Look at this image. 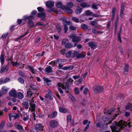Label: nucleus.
Returning a JSON list of instances; mask_svg holds the SVG:
<instances>
[{
	"instance_id": "1",
	"label": "nucleus",
	"mask_w": 132,
	"mask_h": 132,
	"mask_svg": "<svg viewBox=\"0 0 132 132\" xmlns=\"http://www.w3.org/2000/svg\"><path fill=\"white\" fill-rule=\"evenodd\" d=\"M35 97V96L33 97L31 99L29 100L27 99H24L23 100V101L22 104L23 106L26 109H28L29 107L28 101H30V108L31 109V111H35L36 107V104L34 103V99Z\"/></svg>"
},
{
	"instance_id": "2",
	"label": "nucleus",
	"mask_w": 132,
	"mask_h": 132,
	"mask_svg": "<svg viewBox=\"0 0 132 132\" xmlns=\"http://www.w3.org/2000/svg\"><path fill=\"white\" fill-rule=\"evenodd\" d=\"M68 37L72 39V41L74 42H79L80 40V37L77 36L74 34H71L68 36Z\"/></svg>"
},
{
	"instance_id": "3",
	"label": "nucleus",
	"mask_w": 132,
	"mask_h": 132,
	"mask_svg": "<svg viewBox=\"0 0 132 132\" xmlns=\"http://www.w3.org/2000/svg\"><path fill=\"white\" fill-rule=\"evenodd\" d=\"M112 120L109 121L108 122L106 121H102L101 123L98 122L96 124V126L99 128L101 127L102 126L103 127L106 125H107L108 124H110L112 122Z\"/></svg>"
},
{
	"instance_id": "4",
	"label": "nucleus",
	"mask_w": 132,
	"mask_h": 132,
	"mask_svg": "<svg viewBox=\"0 0 132 132\" xmlns=\"http://www.w3.org/2000/svg\"><path fill=\"white\" fill-rule=\"evenodd\" d=\"M103 86H95L93 87V91L95 92L98 93L103 90Z\"/></svg>"
},
{
	"instance_id": "5",
	"label": "nucleus",
	"mask_w": 132,
	"mask_h": 132,
	"mask_svg": "<svg viewBox=\"0 0 132 132\" xmlns=\"http://www.w3.org/2000/svg\"><path fill=\"white\" fill-rule=\"evenodd\" d=\"M50 124L51 128H54L58 125V123L56 121L52 120L50 122Z\"/></svg>"
},
{
	"instance_id": "6",
	"label": "nucleus",
	"mask_w": 132,
	"mask_h": 132,
	"mask_svg": "<svg viewBox=\"0 0 132 132\" xmlns=\"http://www.w3.org/2000/svg\"><path fill=\"white\" fill-rule=\"evenodd\" d=\"M65 6H64L63 7V10H64V12L67 13L71 14L72 13L73 10Z\"/></svg>"
},
{
	"instance_id": "7",
	"label": "nucleus",
	"mask_w": 132,
	"mask_h": 132,
	"mask_svg": "<svg viewBox=\"0 0 132 132\" xmlns=\"http://www.w3.org/2000/svg\"><path fill=\"white\" fill-rule=\"evenodd\" d=\"M54 3L51 1H48L46 2V5L48 8H50L53 7L54 6Z\"/></svg>"
},
{
	"instance_id": "8",
	"label": "nucleus",
	"mask_w": 132,
	"mask_h": 132,
	"mask_svg": "<svg viewBox=\"0 0 132 132\" xmlns=\"http://www.w3.org/2000/svg\"><path fill=\"white\" fill-rule=\"evenodd\" d=\"M43 127L44 126L41 124H37L35 127V129L36 131L43 130Z\"/></svg>"
},
{
	"instance_id": "9",
	"label": "nucleus",
	"mask_w": 132,
	"mask_h": 132,
	"mask_svg": "<svg viewBox=\"0 0 132 132\" xmlns=\"http://www.w3.org/2000/svg\"><path fill=\"white\" fill-rule=\"evenodd\" d=\"M88 45L92 49H95V48L96 45V44L93 42H90L88 43Z\"/></svg>"
},
{
	"instance_id": "10",
	"label": "nucleus",
	"mask_w": 132,
	"mask_h": 132,
	"mask_svg": "<svg viewBox=\"0 0 132 132\" xmlns=\"http://www.w3.org/2000/svg\"><path fill=\"white\" fill-rule=\"evenodd\" d=\"M9 95L11 97H16V91L14 90H11L9 93Z\"/></svg>"
},
{
	"instance_id": "11",
	"label": "nucleus",
	"mask_w": 132,
	"mask_h": 132,
	"mask_svg": "<svg viewBox=\"0 0 132 132\" xmlns=\"http://www.w3.org/2000/svg\"><path fill=\"white\" fill-rule=\"evenodd\" d=\"M10 118H13L14 119H16L19 117V115L17 114L11 113L9 115Z\"/></svg>"
},
{
	"instance_id": "12",
	"label": "nucleus",
	"mask_w": 132,
	"mask_h": 132,
	"mask_svg": "<svg viewBox=\"0 0 132 132\" xmlns=\"http://www.w3.org/2000/svg\"><path fill=\"white\" fill-rule=\"evenodd\" d=\"M34 93H33L31 90H29L27 91V96L28 97L30 98L31 97H35V96H34Z\"/></svg>"
},
{
	"instance_id": "13",
	"label": "nucleus",
	"mask_w": 132,
	"mask_h": 132,
	"mask_svg": "<svg viewBox=\"0 0 132 132\" xmlns=\"http://www.w3.org/2000/svg\"><path fill=\"white\" fill-rule=\"evenodd\" d=\"M98 21L97 20H96L95 21H92L90 22V24L93 26H96L95 27V28H99V26L96 25L97 24V22Z\"/></svg>"
},
{
	"instance_id": "14",
	"label": "nucleus",
	"mask_w": 132,
	"mask_h": 132,
	"mask_svg": "<svg viewBox=\"0 0 132 132\" xmlns=\"http://www.w3.org/2000/svg\"><path fill=\"white\" fill-rule=\"evenodd\" d=\"M46 14L44 12H42L41 13H38L37 15V16L39 18H42L44 19L46 16Z\"/></svg>"
},
{
	"instance_id": "15",
	"label": "nucleus",
	"mask_w": 132,
	"mask_h": 132,
	"mask_svg": "<svg viewBox=\"0 0 132 132\" xmlns=\"http://www.w3.org/2000/svg\"><path fill=\"white\" fill-rule=\"evenodd\" d=\"M73 68V65H70L68 67H64L62 68V69L64 70H71Z\"/></svg>"
},
{
	"instance_id": "16",
	"label": "nucleus",
	"mask_w": 132,
	"mask_h": 132,
	"mask_svg": "<svg viewBox=\"0 0 132 132\" xmlns=\"http://www.w3.org/2000/svg\"><path fill=\"white\" fill-rule=\"evenodd\" d=\"M125 4L123 3H122L121 5V9L120 11V14L121 15H122L123 14V12L125 10Z\"/></svg>"
},
{
	"instance_id": "17",
	"label": "nucleus",
	"mask_w": 132,
	"mask_h": 132,
	"mask_svg": "<svg viewBox=\"0 0 132 132\" xmlns=\"http://www.w3.org/2000/svg\"><path fill=\"white\" fill-rule=\"evenodd\" d=\"M52 94V92L50 90H49L47 94H46L45 96V97L46 98H47L49 97L50 99L52 100L53 98H52L51 95Z\"/></svg>"
},
{
	"instance_id": "18",
	"label": "nucleus",
	"mask_w": 132,
	"mask_h": 132,
	"mask_svg": "<svg viewBox=\"0 0 132 132\" xmlns=\"http://www.w3.org/2000/svg\"><path fill=\"white\" fill-rule=\"evenodd\" d=\"M8 89H9L5 86L2 87V88L1 90L3 94H6L7 92Z\"/></svg>"
},
{
	"instance_id": "19",
	"label": "nucleus",
	"mask_w": 132,
	"mask_h": 132,
	"mask_svg": "<svg viewBox=\"0 0 132 132\" xmlns=\"http://www.w3.org/2000/svg\"><path fill=\"white\" fill-rule=\"evenodd\" d=\"M45 70L47 73H50L52 72V67L51 66H48L45 68Z\"/></svg>"
},
{
	"instance_id": "20",
	"label": "nucleus",
	"mask_w": 132,
	"mask_h": 132,
	"mask_svg": "<svg viewBox=\"0 0 132 132\" xmlns=\"http://www.w3.org/2000/svg\"><path fill=\"white\" fill-rule=\"evenodd\" d=\"M80 6L83 8L88 7L89 6L88 3L86 2H82L80 4Z\"/></svg>"
},
{
	"instance_id": "21",
	"label": "nucleus",
	"mask_w": 132,
	"mask_h": 132,
	"mask_svg": "<svg viewBox=\"0 0 132 132\" xmlns=\"http://www.w3.org/2000/svg\"><path fill=\"white\" fill-rule=\"evenodd\" d=\"M56 6L58 8H60L63 10V7L64 6H63L62 4L60 2H57L56 4Z\"/></svg>"
},
{
	"instance_id": "22",
	"label": "nucleus",
	"mask_w": 132,
	"mask_h": 132,
	"mask_svg": "<svg viewBox=\"0 0 132 132\" xmlns=\"http://www.w3.org/2000/svg\"><path fill=\"white\" fill-rule=\"evenodd\" d=\"M0 59L2 65H3L4 62V56L3 54H2L1 55Z\"/></svg>"
},
{
	"instance_id": "23",
	"label": "nucleus",
	"mask_w": 132,
	"mask_h": 132,
	"mask_svg": "<svg viewBox=\"0 0 132 132\" xmlns=\"http://www.w3.org/2000/svg\"><path fill=\"white\" fill-rule=\"evenodd\" d=\"M74 4L72 2H69L67 3L66 4L67 7L72 8Z\"/></svg>"
},
{
	"instance_id": "24",
	"label": "nucleus",
	"mask_w": 132,
	"mask_h": 132,
	"mask_svg": "<svg viewBox=\"0 0 132 132\" xmlns=\"http://www.w3.org/2000/svg\"><path fill=\"white\" fill-rule=\"evenodd\" d=\"M14 127L16 129L19 130H22L23 129L22 126L20 125H15Z\"/></svg>"
},
{
	"instance_id": "25",
	"label": "nucleus",
	"mask_w": 132,
	"mask_h": 132,
	"mask_svg": "<svg viewBox=\"0 0 132 132\" xmlns=\"http://www.w3.org/2000/svg\"><path fill=\"white\" fill-rule=\"evenodd\" d=\"M59 110L60 112L62 113H65L67 112V110L62 107H61L59 108Z\"/></svg>"
},
{
	"instance_id": "26",
	"label": "nucleus",
	"mask_w": 132,
	"mask_h": 132,
	"mask_svg": "<svg viewBox=\"0 0 132 132\" xmlns=\"http://www.w3.org/2000/svg\"><path fill=\"white\" fill-rule=\"evenodd\" d=\"M8 69V66L7 65H6L5 67H2L0 71V73H2L4 71V70H7Z\"/></svg>"
},
{
	"instance_id": "27",
	"label": "nucleus",
	"mask_w": 132,
	"mask_h": 132,
	"mask_svg": "<svg viewBox=\"0 0 132 132\" xmlns=\"http://www.w3.org/2000/svg\"><path fill=\"white\" fill-rule=\"evenodd\" d=\"M82 9L80 7H78L76 9L75 12L77 14H80L82 11Z\"/></svg>"
},
{
	"instance_id": "28",
	"label": "nucleus",
	"mask_w": 132,
	"mask_h": 132,
	"mask_svg": "<svg viewBox=\"0 0 132 132\" xmlns=\"http://www.w3.org/2000/svg\"><path fill=\"white\" fill-rule=\"evenodd\" d=\"M62 22L64 25H66V24L67 25H69L70 24L71 22H70L69 21H67L65 19H63L62 20Z\"/></svg>"
},
{
	"instance_id": "29",
	"label": "nucleus",
	"mask_w": 132,
	"mask_h": 132,
	"mask_svg": "<svg viewBox=\"0 0 132 132\" xmlns=\"http://www.w3.org/2000/svg\"><path fill=\"white\" fill-rule=\"evenodd\" d=\"M18 97L20 99H22L24 97L23 94L21 92H19L17 94Z\"/></svg>"
},
{
	"instance_id": "30",
	"label": "nucleus",
	"mask_w": 132,
	"mask_h": 132,
	"mask_svg": "<svg viewBox=\"0 0 132 132\" xmlns=\"http://www.w3.org/2000/svg\"><path fill=\"white\" fill-rule=\"evenodd\" d=\"M5 121H3L0 124V132H1V130L4 127L5 124Z\"/></svg>"
},
{
	"instance_id": "31",
	"label": "nucleus",
	"mask_w": 132,
	"mask_h": 132,
	"mask_svg": "<svg viewBox=\"0 0 132 132\" xmlns=\"http://www.w3.org/2000/svg\"><path fill=\"white\" fill-rule=\"evenodd\" d=\"M17 80L19 83L21 84H23L24 83V80L22 78L20 77L18 78L17 79Z\"/></svg>"
},
{
	"instance_id": "32",
	"label": "nucleus",
	"mask_w": 132,
	"mask_h": 132,
	"mask_svg": "<svg viewBox=\"0 0 132 132\" xmlns=\"http://www.w3.org/2000/svg\"><path fill=\"white\" fill-rule=\"evenodd\" d=\"M68 43V40L67 39H63L62 40V45H64Z\"/></svg>"
},
{
	"instance_id": "33",
	"label": "nucleus",
	"mask_w": 132,
	"mask_h": 132,
	"mask_svg": "<svg viewBox=\"0 0 132 132\" xmlns=\"http://www.w3.org/2000/svg\"><path fill=\"white\" fill-rule=\"evenodd\" d=\"M57 115V112L56 111H54L53 112L51 117V118H55Z\"/></svg>"
},
{
	"instance_id": "34",
	"label": "nucleus",
	"mask_w": 132,
	"mask_h": 132,
	"mask_svg": "<svg viewBox=\"0 0 132 132\" xmlns=\"http://www.w3.org/2000/svg\"><path fill=\"white\" fill-rule=\"evenodd\" d=\"M85 55L82 53H79L78 56H77V58H83L85 57Z\"/></svg>"
},
{
	"instance_id": "35",
	"label": "nucleus",
	"mask_w": 132,
	"mask_h": 132,
	"mask_svg": "<svg viewBox=\"0 0 132 132\" xmlns=\"http://www.w3.org/2000/svg\"><path fill=\"white\" fill-rule=\"evenodd\" d=\"M28 68L29 69V70H30L32 72V73L34 74L35 73V70L33 68L32 66H28Z\"/></svg>"
},
{
	"instance_id": "36",
	"label": "nucleus",
	"mask_w": 132,
	"mask_h": 132,
	"mask_svg": "<svg viewBox=\"0 0 132 132\" xmlns=\"http://www.w3.org/2000/svg\"><path fill=\"white\" fill-rule=\"evenodd\" d=\"M99 5V4H96L95 3L93 4H92L91 7L94 9L97 10L98 9L97 6Z\"/></svg>"
},
{
	"instance_id": "37",
	"label": "nucleus",
	"mask_w": 132,
	"mask_h": 132,
	"mask_svg": "<svg viewBox=\"0 0 132 132\" xmlns=\"http://www.w3.org/2000/svg\"><path fill=\"white\" fill-rule=\"evenodd\" d=\"M28 23L29 26L30 28L33 27L34 26V24L33 21H29Z\"/></svg>"
},
{
	"instance_id": "38",
	"label": "nucleus",
	"mask_w": 132,
	"mask_h": 132,
	"mask_svg": "<svg viewBox=\"0 0 132 132\" xmlns=\"http://www.w3.org/2000/svg\"><path fill=\"white\" fill-rule=\"evenodd\" d=\"M79 53V52L78 51H75L73 52L72 54L74 57H76V58H77V56H78Z\"/></svg>"
},
{
	"instance_id": "39",
	"label": "nucleus",
	"mask_w": 132,
	"mask_h": 132,
	"mask_svg": "<svg viewBox=\"0 0 132 132\" xmlns=\"http://www.w3.org/2000/svg\"><path fill=\"white\" fill-rule=\"evenodd\" d=\"M125 108L127 110H129L132 108V103L131 104H128L126 105L125 107Z\"/></svg>"
},
{
	"instance_id": "40",
	"label": "nucleus",
	"mask_w": 132,
	"mask_h": 132,
	"mask_svg": "<svg viewBox=\"0 0 132 132\" xmlns=\"http://www.w3.org/2000/svg\"><path fill=\"white\" fill-rule=\"evenodd\" d=\"M81 27L84 30L88 28V26L85 24L84 23H82L81 24Z\"/></svg>"
},
{
	"instance_id": "41",
	"label": "nucleus",
	"mask_w": 132,
	"mask_h": 132,
	"mask_svg": "<svg viewBox=\"0 0 132 132\" xmlns=\"http://www.w3.org/2000/svg\"><path fill=\"white\" fill-rule=\"evenodd\" d=\"M128 65L126 64L124 68V70L123 72L124 73H125L126 72H128Z\"/></svg>"
},
{
	"instance_id": "42",
	"label": "nucleus",
	"mask_w": 132,
	"mask_h": 132,
	"mask_svg": "<svg viewBox=\"0 0 132 132\" xmlns=\"http://www.w3.org/2000/svg\"><path fill=\"white\" fill-rule=\"evenodd\" d=\"M85 14L86 15H92L93 13L90 11L89 10H87L85 11Z\"/></svg>"
},
{
	"instance_id": "43",
	"label": "nucleus",
	"mask_w": 132,
	"mask_h": 132,
	"mask_svg": "<svg viewBox=\"0 0 132 132\" xmlns=\"http://www.w3.org/2000/svg\"><path fill=\"white\" fill-rule=\"evenodd\" d=\"M73 45L71 43H69L67 44L65 46V47L66 48H70L72 47Z\"/></svg>"
},
{
	"instance_id": "44",
	"label": "nucleus",
	"mask_w": 132,
	"mask_h": 132,
	"mask_svg": "<svg viewBox=\"0 0 132 132\" xmlns=\"http://www.w3.org/2000/svg\"><path fill=\"white\" fill-rule=\"evenodd\" d=\"M69 98L73 101L75 102L76 100L73 96L71 95H69Z\"/></svg>"
},
{
	"instance_id": "45",
	"label": "nucleus",
	"mask_w": 132,
	"mask_h": 132,
	"mask_svg": "<svg viewBox=\"0 0 132 132\" xmlns=\"http://www.w3.org/2000/svg\"><path fill=\"white\" fill-rule=\"evenodd\" d=\"M57 32H61V26L58 25L56 27Z\"/></svg>"
},
{
	"instance_id": "46",
	"label": "nucleus",
	"mask_w": 132,
	"mask_h": 132,
	"mask_svg": "<svg viewBox=\"0 0 132 132\" xmlns=\"http://www.w3.org/2000/svg\"><path fill=\"white\" fill-rule=\"evenodd\" d=\"M89 92V90L87 88H85V89L84 90L83 93L85 95H86L88 94Z\"/></svg>"
},
{
	"instance_id": "47",
	"label": "nucleus",
	"mask_w": 132,
	"mask_h": 132,
	"mask_svg": "<svg viewBox=\"0 0 132 132\" xmlns=\"http://www.w3.org/2000/svg\"><path fill=\"white\" fill-rule=\"evenodd\" d=\"M34 18V16L30 15L28 17V19L29 21H32V20Z\"/></svg>"
},
{
	"instance_id": "48",
	"label": "nucleus",
	"mask_w": 132,
	"mask_h": 132,
	"mask_svg": "<svg viewBox=\"0 0 132 132\" xmlns=\"http://www.w3.org/2000/svg\"><path fill=\"white\" fill-rule=\"evenodd\" d=\"M57 64V62L54 61H52L49 63V65H51L52 66H54Z\"/></svg>"
},
{
	"instance_id": "49",
	"label": "nucleus",
	"mask_w": 132,
	"mask_h": 132,
	"mask_svg": "<svg viewBox=\"0 0 132 132\" xmlns=\"http://www.w3.org/2000/svg\"><path fill=\"white\" fill-rule=\"evenodd\" d=\"M43 79L44 80L47 84L48 82H51V80L48 79V78H46L45 77L43 78Z\"/></svg>"
},
{
	"instance_id": "50",
	"label": "nucleus",
	"mask_w": 132,
	"mask_h": 132,
	"mask_svg": "<svg viewBox=\"0 0 132 132\" xmlns=\"http://www.w3.org/2000/svg\"><path fill=\"white\" fill-rule=\"evenodd\" d=\"M72 19L76 23L78 22L79 21L78 19L76 17H73L72 18Z\"/></svg>"
},
{
	"instance_id": "51",
	"label": "nucleus",
	"mask_w": 132,
	"mask_h": 132,
	"mask_svg": "<svg viewBox=\"0 0 132 132\" xmlns=\"http://www.w3.org/2000/svg\"><path fill=\"white\" fill-rule=\"evenodd\" d=\"M71 51H69L66 54V56L67 57H69L71 56Z\"/></svg>"
},
{
	"instance_id": "52",
	"label": "nucleus",
	"mask_w": 132,
	"mask_h": 132,
	"mask_svg": "<svg viewBox=\"0 0 132 132\" xmlns=\"http://www.w3.org/2000/svg\"><path fill=\"white\" fill-rule=\"evenodd\" d=\"M37 9L39 12H41L42 13L43 12V11L44 10L43 8L40 7H38Z\"/></svg>"
},
{
	"instance_id": "53",
	"label": "nucleus",
	"mask_w": 132,
	"mask_h": 132,
	"mask_svg": "<svg viewBox=\"0 0 132 132\" xmlns=\"http://www.w3.org/2000/svg\"><path fill=\"white\" fill-rule=\"evenodd\" d=\"M19 73L21 77H24L26 76V75L25 73L23 72L20 71L19 72Z\"/></svg>"
},
{
	"instance_id": "54",
	"label": "nucleus",
	"mask_w": 132,
	"mask_h": 132,
	"mask_svg": "<svg viewBox=\"0 0 132 132\" xmlns=\"http://www.w3.org/2000/svg\"><path fill=\"white\" fill-rule=\"evenodd\" d=\"M75 92L76 94H78L79 93V88L77 87H75Z\"/></svg>"
},
{
	"instance_id": "55",
	"label": "nucleus",
	"mask_w": 132,
	"mask_h": 132,
	"mask_svg": "<svg viewBox=\"0 0 132 132\" xmlns=\"http://www.w3.org/2000/svg\"><path fill=\"white\" fill-rule=\"evenodd\" d=\"M116 109L114 108H112L111 109L108 110V114H110L112 112L114 111Z\"/></svg>"
},
{
	"instance_id": "56",
	"label": "nucleus",
	"mask_w": 132,
	"mask_h": 132,
	"mask_svg": "<svg viewBox=\"0 0 132 132\" xmlns=\"http://www.w3.org/2000/svg\"><path fill=\"white\" fill-rule=\"evenodd\" d=\"M71 116L70 115H68L67 116V121L68 122L71 121Z\"/></svg>"
},
{
	"instance_id": "57",
	"label": "nucleus",
	"mask_w": 132,
	"mask_h": 132,
	"mask_svg": "<svg viewBox=\"0 0 132 132\" xmlns=\"http://www.w3.org/2000/svg\"><path fill=\"white\" fill-rule=\"evenodd\" d=\"M64 32L66 33L67 31L68 30V27L66 25H64Z\"/></svg>"
},
{
	"instance_id": "58",
	"label": "nucleus",
	"mask_w": 132,
	"mask_h": 132,
	"mask_svg": "<svg viewBox=\"0 0 132 132\" xmlns=\"http://www.w3.org/2000/svg\"><path fill=\"white\" fill-rule=\"evenodd\" d=\"M69 29L71 30H76V28L75 27L73 26H71L69 27Z\"/></svg>"
},
{
	"instance_id": "59",
	"label": "nucleus",
	"mask_w": 132,
	"mask_h": 132,
	"mask_svg": "<svg viewBox=\"0 0 132 132\" xmlns=\"http://www.w3.org/2000/svg\"><path fill=\"white\" fill-rule=\"evenodd\" d=\"M66 50L64 49H62L60 51V53L62 55H64L65 53Z\"/></svg>"
},
{
	"instance_id": "60",
	"label": "nucleus",
	"mask_w": 132,
	"mask_h": 132,
	"mask_svg": "<svg viewBox=\"0 0 132 132\" xmlns=\"http://www.w3.org/2000/svg\"><path fill=\"white\" fill-rule=\"evenodd\" d=\"M12 63L13 65L15 66H17L19 65V64L17 62H12Z\"/></svg>"
},
{
	"instance_id": "61",
	"label": "nucleus",
	"mask_w": 132,
	"mask_h": 132,
	"mask_svg": "<svg viewBox=\"0 0 132 132\" xmlns=\"http://www.w3.org/2000/svg\"><path fill=\"white\" fill-rule=\"evenodd\" d=\"M80 77V76L79 75H78L76 76H73L72 77L75 80L77 79Z\"/></svg>"
},
{
	"instance_id": "62",
	"label": "nucleus",
	"mask_w": 132,
	"mask_h": 132,
	"mask_svg": "<svg viewBox=\"0 0 132 132\" xmlns=\"http://www.w3.org/2000/svg\"><path fill=\"white\" fill-rule=\"evenodd\" d=\"M43 24H44L43 23H41L40 22H39L37 23L36 24V25L38 26H43Z\"/></svg>"
},
{
	"instance_id": "63",
	"label": "nucleus",
	"mask_w": 132,
	"mask_h": 132,
	"mask_svg": "<svg viewBox=\"0 0 132 132\" xmlns=\"http://www.w3.org/2000/svg\"><path fill=\"white\" fill-rule=\"evenodd\" d=\"M29 119V117L27 116H26V117H24L23 118V120L24 121H26L27 120Z\"/></svg>"
},
{
	"instance_id": "64",
	"label": "nucleus",
	"mask_w": 132,
	"mask_h": 132,
	"mask_svg": "<svg viewBox=\"0 0 132 132\" xmlns=\"http://www.w3.org/2000/svg\"><path fill=\"white\" fill-rule=\"evenodd\" d=\"M67 61L65 59H62L61 60V64H63L64 63H65Z\"/></svg>"
}]
</instances>
